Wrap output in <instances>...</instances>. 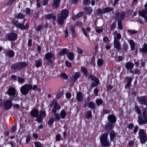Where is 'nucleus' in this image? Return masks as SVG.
<instances>
[{
	"label": "nucleus",
	"mask_w": 147,
	"mask_h": 147,
	"mask_svg": "<svg viewBox=\"0 0 147 147\" xmlns=\"http://www.w3.org/2000/svg\"><path fill=\"white\" fill-rule=\"evenodd\" d=\"M35 65L36 67L38 68L42 66V61L41 59H38L35 61Z\"/></svg>",
	"instance_id": "30"
},
{
	"label": "nucleus",
	"mask_w": 147,
	"mask_h": 147,
	"mask_svg": "<svg viewBox=\"0 0 147 147\" xmlns=\"http://www.w3.org/2000/svg\"><path fill=\"white\" fill-rule=\"evenodd\" d=\"M110 112V110L104 108L102 110L101 113L102 114H103L104 116L105 114H106L109 113Z\"/></svg>",
	"instance_id": "45"
},
{
	"label": "nucleus",
	"mask_w": 147,
	"mask_h": 147,
	"mask_svg": "<svg viewBox=\"0 0 147 147\" xmlns=\"http://www.w3.org/2000/svg\"><path fill=\"white\" fill-rule=\"evenodd\" d=\"M113 9L110 7H107L103 9V13H106L112 11Z\"/></svg>",
	"instance_id": "40"
},
{
	"label": "nucleus",
	"mask_w": 147,
	"mask_h": 147,
	"mask_svg": "<svg viewBox=\"0 0 147 147\" xmlns=\"http://www.w3.org/2000/svg\"><path fill=\"white\" fill-rule=\"evenodd\" d=\"M125 79L127 81V84L125 85V88H128L130 86L133 79L131 77H128L127 76L125 77Z\"/></svg>",
	"instance_id": "18"
},
{
	"label": "nucleus",
	"mask_w": 147,
	"mask_h": 147,
	"mask_svg": "<svg viewBox=\"0 0 147 147\" xmlns=\"http://www.w3.org/2000/svg\"><path fill=\"white\" fill-rule=\"evenodd\" d=\"M16 127L15 125L12 126L11 131V133H13L15 132L16 131Z\"/></svg>",
	"instance_id": "61"
},
{
	"label": "nucleus",
	"mask_w": 147,
	"mask_h": 147,
	"mask_svg": "<svg viewBox=\"0 0 147 147\" xmlns=\"http://www.w3.org/2000/svg\"><path fill=\"white\" fill-rule=\"evenodd\" d=\"M76 98L78 101H82L83 99L82 93L80 92H78L76 94Z\"/></svg>",
	"instance_id": "27"
},
{
	"label": "nucleus",
	"mask_w": 147,
	"mask_h": 147,
	"mask_svg": "<svg viewBox=\"0 0 147 147\" xmlns=\"http://www.w3.org/2000/svg\"><path fill=\"white\" fill-rule=\"evenodd\" d=\"M146 107L144 109L142 112V117L144 120L142 119V117L141 115H138V122L140 125H141L147 123V105Z\"/></svg>",
	"instance_id": "4"
},
{
	"label": "nucleus",
	"mask_w": 147,
	"mask_h": 147,
	"mask_svg": "<svg viewBox=\"0 0 147 147\" xmlns=\"http://www.w3.org/2000/svg\"><path fill=\"white\" fill-rule=\"evenodd\" d=\"M53 115L54 116V119L55 121H59L60 120L61 117L58 113H54Z\"/></svg>",
	"instance_id": "36"
},
{
	"label": "nucleus",
	"mask_w": 147,
	"mask_h": 147,
	"mask_svg": "<svg viewBox=\"0 0 147 147\" xmlns=\"http://www.w3.org/2000/svg\"><path fill=\"white\" fill-rule=\"evenodd\" d=\"M38 110L36 109L32 110L30 112L31 116L34 118H37L38 115Z\"/></svg>",
	"instance_id": "25"
},
{
	"label": "nucleus",
	"mask_w": 147,
	"mask_h": 147,
	"mask_svg": "<svg viewBox=\"0 0 147 147\" xmlns=\"http://www.w3.org/2000/svg\"><path fill=\"white\" fill-rule=\"evenodd\" d=\"M92 116V112L91 110L87 111L85 114V117L87 119H88Z\"/></svg>",
	"instance_id": "37"
},
{
	"label": "nucleus",
	"mask_w": 147,
	"mask_h": 147,
	"mask_svg": "<svg viewBox=\"0 0 147 147\" xmlns=\"http://www.w3.org/2000/svg\"><path fill=\"white\" fill-rule=\"evenodd\" d=\"M99 91V88L97 87L96 88L94 89V93L96 96H98V93Z\"/></svg>",
	"instance_id": "62"
},
{
	"label": "nucleus",
	"mask_w": 147,
	"mask_h": 147,
	"mask_svg": "<svg viewBox=\"0 0 147 147\" xmlns=\"http://www.w3.org/2000/svg\"><path fill=\"white\" fill-rule=\"evenodd\" d=\"M60 77L64 79H66L68 78L67 75L64 73H61V74Z\"/></svg>",
	"instance_id": "57"
},
{
	"label": "nucleus",
	"mask_w": 147,
	"mask_h": 147,
	"mask_svg": "<svg viewBox=\"0 0 147 147\" xmlns=\"http://www.w3.org/2000/svg\"><path fill=\"white\" fill-rule=\"evenodd\" d=\"M16 90L13 87H10L7 91V94L9 96H14L17 97L18 96L17 94H16Z\"/></svg>",
	"instance_id": "15"
},
{
	"label": "nucleus",
	"mask_w": 147,
	"mask_h": 147,
	"mask_svg": "<svg viewBox=\"0 0 147 147\" xmlns=\"http://www.w3.org/2000/svg\"><path fill=\"white\" fill-rule=\"evenodd\" d=\"M116 23L115 22H113L110 25V27L111 30H114L116 26Z\"/></svg>",
	"instance_id": "47"
},
{
	"label": "nucleus",
	"mask_w": 147,
	"mask_h": 147,
	"mask_svg": "<svg viewBox=\"0 0 147 147\" xmlns=\"http://www.w3.org/2000/svg\"><path fill=\"white\" fill-rule=\"evenodd\" d=\"M59 115L61 118L63 119L66 116L67 114L66 111L64 109H63L60 112Z\"/></svg>",
	"instance_id": "39"
},
{
	"label": "nucleus",
	"mask_w": 147,
	"mask_h": 147,
	"mask_svg": "<svg viewBox=\"0 0 147 147\" xmlns=\"http://www.w3.org/2000/svg\"><path fill=\"white\" fill-rule=\"evenodd\" d=\"M30 9L27 8L26 9V13L27 15H30Z\"/></svg>",
	"instance_id": "64"
},
{
	"label": "nucleus",
	"mask_w": 147,
	"mask_h": 147,
	"mask_svg": "<svg viewBox=\"0 0 147 147\" xmlns=\"http://www.w3.org/2000/svg\"><path fill=\"white\" fill-rule=\"evenodd\" d=\"M118 22V28L120 30H121L123 28L121 21H117Z\"/></svg>",
	"instance_id": "52"
},
{
	"label": "nucleus",
	"mask_w": 147,
	"mask_h": 147,
	"mask_svg": "<svg viewBox=\"0 0 147 147\" xmlns=\"http://www.w3.org/2000/svg\"><path fill=\"white\" fill-rule=\"evenodd\" d=\"M44 17L47 20L53 19V20H55L56 19V16L52 13L48 14L45 16Z\"/></svg>",
	"instance_id": "23"
},
{
	"label": "nucleus",
	"mask_w": 147,
	"mask_h": 147,
	"mask_svg": "<svg viewBox=\"0 0 147 147\" xmlns=\"http://www.w3.org/2000/svg\"><path fill=\"white\" fill-rule=\"evenodd\" d=\"M90 78L92 80L94 81L91 84V86L92 87H94L96 86L100 83V81L96 77L93 75H90Z\"/></svg>",
	"instance_id": "13"
},
{
	"label": "nucleus",
	"mask_w": 147,
	"mask_h": 147,
	"mask_svg": "<svg viewBox=\"0 0 147 147\" xmlns=\"http://www.w3.org/2000/svg\"><path fill=\"white\" fill-rule=\"evenodd\" d=\"M17 36V34L14 32H11L7 35V38L10 41H13L16 40Z\"/></svg>",
	"instance_id": "14"
},
{
	"label": "nucleus",
	"mask_w": 147,
	"mask_h": 147,
	"mask_svg": "<svg viewBox=\"0 0 147 147\" xmlns=\"http://www.w3.org/2000/svg\"><path fill=\"white\" fill-rule=\"evenodd\" d=\"M134 66V64L131 62H128L126 63L125 64V67L127 69L130 70L133 68Z\"/></svg>",
	"instance_id": "19"
},
{
	"label": "nucleus",
	"mask_w": 147,
	"mask_h": 147,
	"mask_svg": "<svg viewBox=\"0 0 147 147\" xmlns=\"http://www.w3.org/2000/svg\"><path fill=\"white\" fill-rule=\"evenodd\" d=\"M103 63V60L101 59H99L97 61V65L98 66H101Z\"/></svg>",
	"instance_id": "51"
},
{
	"label": "nucleus",
	"mask_w": 147,
	"mask_h": 147,
	"mask_svg": "<svg viewBox=\"0 0 147 147\" xmlns=\"http://www.w3.org/2000/svg\"><path fill=\"white\" fill-rule=\"evenodd\" d=\"M88 107L94 111L95 110L96 108V106L94 103L92 102H90L88 104Z\"/></svg>",
	"instance_id": "35"
},
{
	"label": "nucleus",
	"mask_w": 147,
	"mask_h": 147,
	"mask_svg": "<svg viewBox=\"0 0 147 147\" xmlns=\"http://www.w3.org/2000/svg\"><path fill=\"white\" fill-rule=\"evenodd\" d=\"M81 76V74L79 72H76L73 76H72V79L74 82L77 80V79L79 78Z\"/></svg>",
	"instance_id": "33"
},
{
	"label": "nucleus",
	"mask_w": 147,
	"mask_h": 147,
	"mask_svg": "<svg viewBox=\"0 0 147 147\" xmlns=\"http://www.w3.org/2000/svg\"><path fill=\"white\" fill-rule=\"evenodd\" d=\"M96 102L97 106H99L100 105L102 104L103 100L102 99H98L96 100Z\"/></svg>",
	"instance_id": "50"
},
{
	"label": "nucleus",
	"mask_w": 147,
	"mask_h": 147,
	"mask_svg": "<svg viewBox=\"0 0 147 147\" xmlns=\"http://www.w3.org/2000/svg\"><path fill=\"white\" fill-rule=\"evenodd\" d=\"M50 106L51 107H52L53 106L52 112L53 113H56L57 110H59L61 108V106L60 104L57 103V101L55 99H53L51 102Z\"/></svg>",
	"instance_id": "8"
},
{
	"label": "nucleus",
	"mask_w": 147,
	"mask_h": 147,
	"mask_svg": "<svg viewBox=\"0 0 147 147\" xmlns=\"http://www.w3.org/2000/svg\"><path fill=\"white\" fill-rule=\"evenodd\" d=\"M27 66V65L26 62L20 61L12 64L11 65V68L14 71H18L22 70Z\"/></svg>",
	"instance_id": "2"
},
{
	"label": "nucleus",
	"mask_w": 147,
	"mask_h": 147,
	"mask_svg": "<svg viewBox=\"0 0 147 147\" xmlns=\"http://www.w3.org/2000/svg\"><path fill=\"white\" fill-rule=\"evenodd\" d=\"M138 100L142 105H147V99L146 96H141L138 98Z\"/></svg>",
	"instance_id": "17"
},
{
	"label": "nucleus",
	"mask_w": 147,
	"mask_h": 147,
	"mask_svg": "<svg viewBox=\"0 0 147 147\" xmlns=\"http://www.w3.org/2000/svg\"><path fill=\"white\" fill-rule=\"evenodd\" d=\"M135 111L137 113L141 116V112L138 106H136L135 107Z\"/></svg>",
	"instance_id": "49"
},
{
	"label": "nucleus",
	"mask_w": 147,
	"mask_h": 147,
	"mask_svg": "<svg viewBox=\"0 0 147 147\" xmlns=\"http://www.w3.org/2000/svg\"><path fill=\"white\" fill-rule=\"evenodd\" d=\"M56 142L59 141L61 140V135L59 134H58L56 136Z\"/></svg>",
	"instance_id": "55"
},
{
	"label": "nucleus",
	"mask_w": 147,
	"mask_h": 147,
	"mask_svg": "<svg viewBox=\"0 0 147 147\" xmlns=\"http://www.w3.org/2000/svg\"><path fill=\"white\" fill-rule=\"evenodd\" d=\"M32 88V86L31 85L26 84L21 87L20 90L22 94L25 95L27 94Z\"/></svg>",
	"instance_id": "9"
},
{
	"label": "nucleus",
	"mask_w": 147,
	"mask_h": 147,
	"mask_svg": "<svg viewBox=\"0 0 147 147\" xmlns=\"http://www.w3.org/2000/svg\"><path fill=\"white\" fill-rule=\"evenodd\" d=\"M116 50L118 52L120 51L121 50L123 52H127L129 49V46L127 43L126 42H124L123 43L122 45V47L121 48V44L120 43V47L119 48H116Z\"/></svg>",
	"instance_id": "11"
},
{
	"label": "nucleus",
	"mask_w": 147,
	"mask_h": 147,
	"mask_svg": "<svg viewBox=\"0 0 147 147\" xmlns=\"http://www.w3.org/2000/svg\"><path fill=\"white\" fill-rule=\"evenodd\" d=\"M113 34L114 36L113 46L115 48H119L120 42L119 40L121 38V35L119 33H117V31H115L113 32Z\"/></svg>",
	"instance_id": "3"
},
{
	"label": "nucleus",
	"mask_w": 147,
	"mask_h": 147,
	"mask_svg": "<svg viewBox=\"0 0 147 147\" xmlns=\"http://www.w3.org/2000/svg\"><path fill=\"white\" fill-rule=\"evenodd\" d=\"M81 71L84 73L85 76H87L88 73V71L87 68L83 66H81Z\"/></svg>",
	"instance_id": "43"
},
{
	"label": "nucleus",
	"mask_w": 147,
	"mask_h": 147,
	"mask_svg": "<svg viewBox=\"0 0 147 147\" xmlns=\"http://www.w3.org/2000/svg\"><path fill=\"white\" fill-rule=\"evenodd\" d=\"M55 55L52 53H51L48 52L46 53L45 55V58L47 60L51 59L52 58L54 59V60L55 59Z\"/></svg>",
	"instance_id": "22"
},
{
	"label": "nucleus",
	"mask_w": 147,
	"mask_h": 147,
	"mask_svg": "<svg viewBox=\"0 0 147 147\" xmlns=\"http://www.w3.org/2000/svg\"><path fill=\"white\" fill-rule=\"evenodd\" d=\"M18 81L19 83H23L25 82V79L24 78H22L20 76L18 77Z\"/></svg>",
	"instance_id": "54"
},
{
	"label": "nucleus",
	"mask_w": 147,
	"mask_h": 147,
	"mask_svg": "<svg viewBox=\"0 0 147 147\" xmlns=\"http://www.w3.org/2000/svg\"><path fill=\"white\" fill-rule=\"evenodd\" d=\"M139 15L142 17L144 18L145 20V18L146 16L147 15V10L145 9H143L142 11H139Z\"/></svg>",
	"instance_id": "26"
},
{
	"label": "nucleus",
	"mask_w": 147,
	"mask_h": 147,
	"mask_svg": "<svg viewBox=\"0 0 147 147\" xmlns=\"http://www.w3.org/2000/svg\"><path fill=\"white\" fill-rule=\"evenodd\" d=\"M82 32L84 35L87 37H88L89 36V34H88L86 30L84 28H82Z\"/></svg>",
	"instance_id": "56"
},
{
	"label": "nucleus",
	"mask_w": 147,
	"mask_h": 147,
	"mask_svg": "<svg viewBox=\"0 0 147 147\" xmlns=\"http://www.w3.org/2000/svg\"><path fill=\"white\" fill-rule=\"evenodd\" d=\"M69 11L67 9H65L61 11V13L58 15L57 23L60 25H62L64 23L65 20L69 15Z\"/></svg>",
	"instance_id": "1"
},
{
	"label": "nucleus",
	"mask_w": 147,
	"mask_h": 147,
	"mask_svg": "<svg viewBox=\"0 0 147 147\" xmlns=\"http://www.w3.org/2000/svg\"><path fill=\"white\" fill-rule=\"evenodd\" d=\"M115 15L117 21H121V20H123L125 18V13L123 11L117 12Z\"/></svg>",
	"instance_id": "16"
},
{
	"label": "nucleus",
	"mask_w": 147,
	"mask_h": 147,
	"mask_svg": "<svg viewBox=\"0 0 147 147\" xmlns=\"http://www.w3.org/2000/svg\"><path fill=\"white\" fill-rule=\"evenodd\" d=\"M139 51L142 53H147V44L144 43L143 46L142 48L140 49Z\"/></svg>",
	"instance_id": "34"
},
{
	"label": "nucleus",
	"mask_w": 147,
	"mask_h": 147,
	"mask_svg": "<svg viewBox=\"0 0 147 147\" xmlns=\"http://www.w3.org/2000/svg\"><path fill=\"white\" fill-rule=\"evenodd\" d=\"M130 72L132 73L133 74H135L139 75L140 74V71L138 69H135L134 71L130 70Z\"/></svg>",
	"instance_id": "44"
},
{
	"label": "nucleus",
	"mask_w": 147,
	"mask_h": 147,
	"mask_svg": "<svg viewBox=\"0 0 147 147\" xmlns=\"http://www.w3.org/2000/svg\"><path fill=\"white\" fill-rule=\"evenodd\" d=\"M70 29L73 34V37L75 38H76L77 37V34L74 27L73 26H71L70 28Z\"/></svg>",
	"instance_id": "41"
},
{
	"label": "nucleus",
	"mask_w": 147,
	"mask_h": 147,
	"mask_svg": "<svg viewBox=\"0 0 147 147\" xmlns=\"http://www.w3.org/2000/svg\"><path fill=\"white\" fill-rule=\"evenodd\" d=\"M96 14L98 15L104 13L103 11V9H101L99 8L96 10Z\"/></svg>",
	"instance_id": "48"
},
{
	"label": "nucleus",
	"mask_w": 147,
	"mask_h": 147,
	"mask_svg": "<svg viewBox=\"0 0 147 147\" xmlns=\"http://www.w3.org/2000/svg\"><path fill=\"white\" fill-rule=\"evenodd\" d=\"M13 99V98H12L11 100H6L4 102L3 106L5 110H8L11 108L12 105V100Z\"/></svg>",
	"instance_id": "12"
},
{
	"label": "nucleus",
	"mask_w": 147,
	"mask_h": 147,
	"mask_svg": "<svg viewBox=\"0 0 147 147\" xmlns=\"http://www.w3.org/2000/svg\"><path fill=\"white\" fill-rule=\"evenodd\" d=\"M84 9L85 12L89 15L91 14L93 11L92 8L90 7H84Z\"/></svg>",
	"instance_id": "29"
},
{
	"label": "nucleus",
	"mask_w": 147,
	"mask_h": 147,
	"mask_svg": "<svg viewBox=\"0 0 147 147\" xmlns=\"http://www.w3.org/2000/svg\"><path fill=\"white\" fill-rule=\"evenodd\" d=\"M61 0H53L52 6L54 8H57L60 5Z\"/></svg>",
	"instance_id": "24"
},
{
	"label": "nucleus",
	"mask_w": 147,
	"mask_h": 147,
	"mask_svg": "<svg viewBox=\"0 0 147 147\" xmlns=\"http://www.w3.org/2000/svg\"><path fill=\"white\" fill-rule=\"evenodd\" d=\"M14 53L12 50H8L5 53V55L10 57H12L14 55Z\"/></svg>",
	"instance_id": "32"
},
{
	"label": "nucleus",
	"mask_w": 147,
	"mask_h": 147,
	"mask_svg": "<svg viewBox=\"0 0 147 147\" xmlns=\"http://www.w3.org/2000/svg\"><path fill=\"white\" fill-rule=\"evenodd\" d=\"M25 17V16L23 13H19L16 16V18L18 19H23Z\"/></svg>",
	"instance_id": "42"
},
{
	"label": "nucleus",
	"mask_w": 147,
	"mask_h": 147,
	"mask_svg": "<svg viewBox=\"0 0 147 147\" xmlns=\"http://www.w3.org/2000/svg\"><path fill=\"white\" fill-rule=\"evenodd\" d=\"M127 32L132 34H135L137 32V31L136 30L131 29L128 30Z\"/></svg>",
	"instance_id": "59"
},
{
	"label": "nucleus",
	"mask_w": 147,
	"mask_h": 147,
	"mask_svg": "<svg viewBox=\"0 0 147 147\" xmlns=\"http://www.w3.org/2000/svg\"><path fill=\"white\" fill-rule=\"evenodd\" d=\"M12 22L18 28L21 29L22 30L28 29L29 27V23H27L25 26L23 23H20L17 20L14 19L13 20Z\"/></svg>",
	"instance_id": "7"
},
{
	"label": "nucleus",
	"mask_w": 147,
	"mask_h": 147,
	"mask_svg": "<svg viewBox=\"0 0 147 147\" xmlns=\"http://www.w3.org/2000/svg\"><path fill=\"white\" fill-rule=\"evenodd\" d=\"M128 42L130 45L131 50L132 51L134 50L135 49L136 46L134 42L132 40H128Z\"/></svg>",
	"instance_id": "28"
},
{
	"label": "nucleus",
	"mask_w": 147,
	"mask_h": 147,
	"mask_svg": "<svg viewBox=\"0 0 147 147\" xmlns=\"http://www.w3.org/2000/svg\"><path fill=\"white\" fill-rule=\"evenodd\" d=\"M47 116L45 111L41 110L39 111V114L36 118V121L38 123H41L44 118Z\"/></svg>",
	"instance_id": "10"
},
{
	"label": "nucleus",
	"mask_w": 147,
	"mask_h": 147,
	"mask_svg": "<svg viewBox=\"0 0 147 147\" xmlns=\"http://www.w3.org/2000/svg\"><path fill=\"white\" fill-rule=\"evenodd\" d=\"M110 140L111 141H113L116 136V134L114 131L112 130L110 132Z\"/></svg>",
	"instance_id": "31"
},
{
	"label": "nucleus",
	"mask_w": 147,
	"mask_h": 147,
	"mask_svg": "<svg viewBox=\"0 0 147 147\" xmlns=\"http://www.w3.org/2000/svg\"><path fill=\"white\" fill-rule=\"evenodd\" d=\"M68 52V50L67 49L64 48L61 51L59 52V55L60 56H63L67 54Z\"/></svg>",
	"instance_id": "38"
},
{
	"label": "nucleus",
	"mask_w": 147,
	"mask_h": 147,
	"mask_svg": "<svg viewBox=\"0 0 147 147\" xmlns=\"http://www.w3.org/2000/svg\"><path fill=\"white\" fill-rule=\"evenodd\" d=\"M113 127V124L112 123L107 122L105 126V129L107 131L111 132Z\"/></svg>",
	"instance_id": "20"
},
{
	"label": "nucleus",
	"mask_w": 147,
	"mask_h": 147,
	"mask_svg": "<svg viewBox=\"0 0 147 147\" xmlns=\"http://www.w3.org/2000/svg\"><path fill=\"white\" fill-rule=\"evenodd\" d=\"M108 133H104L102 135L100 138V141L102 145L104 147L109 146L111 142L108 139Z\"/></svg>",
	"instance_id": "5"
},
{
	"label": "nucleus",
	"mask_w": 147,
	"mask_h": 147,
	"mask_svg": "<svg viewBox=\"0 0 147 147\" xmlns=\"http://www.w3.org/2000/svg\"><path fill=\"white\" fill-rule=\"evenodd\" d=\"M108 119L109 123H115L116 121V117L113 114L110 115L108 117Z\"/></svg>",
	"instance_id": "21"
},
{
	"label": "nucleus",
	"mask_w": 147,
	"mask_h": 147,
	"mask_svg": "<svg viewBox=\"0 0 147 147\" xmlns=\"http://www.w3.org/2000/svg\"><path fill=\"white\" fill-rule=\"evenodd\" d=\"M103 41L105 42H107L108 44L110 40L107 36H105L103 39Z\"/></svg>",
	"instance_id": "63"
},
{
	"label": "nucleus",
	"mask_w": 147,
	"mask_h": 147,
	"mask_svg": "<svg viewBox=\"0 0 147 147\" xmlns=\"http://www.w3.org/2000/svg\"><path fill=\"white\" fill-rule=\"evenodd\" d=\"M35 147H42V145L40 142H36L34 143Z\"/></svg>",
	"instance_id": "58"
},
{
	"label": "nucleus",
	"mask_w": 147,
	"mask_h": 147,
	"mask_svg": "<svg viewBox=\"0 0 147 147\" xmlns=\"http://www.w3.org/2000/svg\"><path fill=\"white\" fill-rule=\"evenodd\" d=\"M138 137L142 144H145L146 142L147 137L146 131L144 129H140L138 132Z\"/></svg>",
	"instance_id": "6"
},
{
	"label": "nucleus",
	"mask_w": 147,
	"mask_h": 147,
	"mask_svg": "<svg viewBox=\"0 0 147 147\" xmlns=\"http://www.w3.org/2000/svg\"><path fill=\"white\" fill-rule=\"evenodd\" d=\"M43 27V25H40L37 27L36 28V30L38 31H40L41 29H42Z\"/></svg>",
	"instance_id": "60"
},
{
	"label": "nucleus",
	"mask_w": 147,
	"mask_h": 147,
	"mask_svg": "<svg viewBox=\"0 0 147 147\" xmlns=\"http://www.w3.org/2000/svg\"><path fill=\"white\" fill-rule=\"evenodd\" d=\"M68 57L70 60H73L74 59V55L72 52L69 53L68 54Z\"/></svg>",
	"instance_id": "46"
},
{
	"label": "nucleus",
	"mask_w": 147,
	"mask_h": 147,
	"mask_svg": "<svg viewBox=\"0 0 147 147\" xmlns=\"http://www.w3.org/2000/svg\"><path fill=\"white\" fill-rule=\"evenodd\" d=\"M54 121L55 120L53 118H50L48 121V125H52Z\"/></svg>",
	"instance_id": "53"
}]
</instances>
